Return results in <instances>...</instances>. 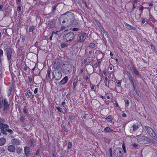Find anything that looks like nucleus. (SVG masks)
<instances>
[{
	"label": "nucleus",
	"mask_w": 157,
	"mask_h": 157,
	"mask_svg": "<svg viewBox=\"0 0 157 157\" xmlns=\"http://www.w3.org/2000/svg\"><path fill=\"white\" fill-rule=\"evenodd\" d=\"M24 70L25 71H26L27 70V67L26 66H25L24 67Z\"/></svg>",
	"instance_id": "774afa93"
},
{
	"label": "nucleus",
	"mask_w": 157,
	"mask_h": 157,
	"mask_svg": "<svg viewBox=\"0 0 157 157\" xmlns=\"http://www.w3.org/2000/svg\"><path fill=\"white\" fill-rule=\"evenodd\" d=\"M56 109H57L58 110V111L59 112H61V111H61V108L59 107H57L56 108Z\"/></svg>",
	"instance_id": "864d4df0"
},
{
	"label": "nucleus",
	"mask_w": 157,
	"mask_h": 157,
	"mask_svg": "<svg viewBox=\"0 0 157 157\" xmlns=\"http://www.w3.org/2000/svg\"><path fill=\"white\" fill-rule=\"evenodd\" d=\"M87 37V34L86 33H82L81 35L79 36V40H78V42H82L85 40Z\"/></svg>",
	"instance_id": "9d476101"
},
{
	"label": "nucleus",
	"mask_w": 157,
	"mask_h": 157,
	"mask_svg": "<svg viewBox=\"0 0 157 157\" xmlns=\"http://www.w3.org/2000/svg\"><path fill=\"white\" fill-rule=\"evenodd\" d=\"M28 111V110H27V108L26 107V106H25L24 107V110H23V112L26 114L27 112Z\"/></svg>",
	"instance_id": "79ce46f5"
},
{
	"label": "nucleus",
	"mask_w": 157,
	"mask_h": 157,
	"mask_svg": "<svg viewBox=\"0 0 157 157\" xmlns=\"http://www.w3.org/2000/svg\"><path fill=\"white\" fill-rule=\"evenodd\" d=\"M5 122V120L3 119L0 118V126L2 124Z\"/></svg>",
	"instance_id": "e433bc0d"
},
{
	"label": "nucleus",
	"mask_w": 157,
	"mask_h": 157,
	"mask_svg": "<svg viewBox=\"0 0 157 157\" xmlns=\"http://www.w3.org/2000/svg\"><path fill=\"white\" fill-rule=\"evenodd\" d=\"M53 77L55 80H58L61 78L62 75L61 71L60 70H54L52 72Z\"/></svg>",
	"instance_id": "423d86ee"
},
{
	"label": "nucleus",
	"mask_w": 157,
	"mask_h": 157,
	"mask_svg": "<svg viewBox=\"0 0 157 157\" xmlns=\"http://www.w3.org/2000/svg\"><path fill=\"white\" fill-rule=\"evenodd\" d=\"M79 30V29L76 28H74L72 29V30L73 31H78Z\"/></svg>",
	"instance_id": "ea45409f"
},
{
	"label": "nucleus",
	"mask_w": 157,
	"mask_h": 157,
	"mask_svg": "<svg viewBox=\"0 0 157 157\" xmlns=\"http://www.w3.org/2000/svg\"><path fill=\"white\" fill-rule=\"evenodd\" d=\"M30 143V146L31 147H34L35 145V141L34 140H30L29 141Z\"/></svg>",
	"instance_id": "412c9836"
},
{
	"label": "nucleus",
	"mask_w": 157,
	"mask_h": 157,
	"mask_svg": "<svg viewBox=\"0 0 157 157\" xmlns=\"http://www.w3.org/2000/svg\"><path fill=\"white\" fill-rule=\"evenodd\" d=\"M144 9V7L143 6H141L140 8V10H141V11H143V10Z\"/></svg>",
	"instance_id": "338daca9"
},
{
	"label": "nucleus",
	"mask_w": 157,
	"mask_h": 157,
	"mask_svg": "<svg viewBox=\"0 0 157 157\" xmlns=\"http://www.w3.org/2000/svg\"><path fill=\"white\" fill-rule=\"evenodd\" d=\"M51 70L50 68H48L47 71V74L46 75V77L48 78L49 79H50V73Z\"/></svg>",
	"instance_id": "5701e85b"
},
{
	"label": "nucleus",
	"mask_w": 157,
	"mask_h": 157,
	"mask_svg": "<svg viewBox=\"0 0 157 157\" xmlns=\"http://www.w3.org/2000/svg\"><path fill=\"white\" fill-rule=\"evenodd\" d=\"M89 47L91 48H94L95 47V44L93 43H91L89 45Z\"/></svg>",
	"instance_id": "4c0bfd02"
},
{
	"label": "nucleus",
	"mask_w": 157,
	"mask_h": 157,
	"mask_svg": "<svg viewBox=\"0 0 157 157\" xmlns=\"http://www.w3.org/2000/svg\"><path fill=\"white\" fill-rule=\"evenodd\" d=\"M108 81V78L107 76H106L105 78L104 82L105 83V85H106V83L107 82V81Z\"/></svg>",
	"instance_id": "3c124183"
},
{
	"label": "nucleus",
	"mask_w": 157,
	"mask_h": 157,
	"mask_svg": "<svg viewBox=\"0 0 157 157\" xmlns=\"http://www.w3.org/2000/svg\"><path fill=\"white\" fill-rule=\"evenodd\" d=\"M125 103L127 105V106H128V105L129 104V101L128 100H127L125 101Z\"/></svg>",
	"instance_id": "603ef678"
},
{
	"label": "nucleus",
	"mask_w": 157,
	"mask_h": 157,
	"mask_svg": "<svg viewBox=\"0 0 157 157\" xmlns=\"http://www.w3.org/2000/svg\"><path fill=\"white\" fill-rule=\"evenodd\" d=\"M55 22L54 21H52L50 22L48 25V29H49L53 28L54 27Z\"/></svg>",
	"instance_id": "dca6fc26"
},
{
	"label": "nucleus",
	"mask_w": 157,
	"mask_h": 157,
	"mask_svg": "<svg viewBox=\"0 0 157 157\" xmlns=\"http://www.w3.org/2000/svg\"><path fill=\"white\" fill-rule=\"evenodd\" d=\"M6 142V140L4 138H0V146H3Z\"/></svg>",
	"instance_id": "6ab92c4d"
},
{
	"label": "nucleus",
	"mask_w": 157,
	"mask_h": 157,
	"mask_svg": "<svg viewBox=\"0 0 157 157\" xmlns=\"http://www.w3.org/2000/svg\"><path fill=\"white\" fill-rule=\"evenodd\" d=\"M29 82L30 83H31L33 81V79L31 77H28Z\"/></svg>",
	"instance_id": "49530a36"
},
{
	"label": "nucleus",
	"mask_w": 157,
	"mask_h": 157,
	"mask_svg": "<svg viewBox=\"0 0 157 157\" xmlns=\"http://www.w3.org/2000/svg\"><path fill=\"white\" fill-rule=\"evenodd\" d=\"M145 128L149 135L153 139L157 141V136L153 129L149 126H146Z\"/></svg>",
	"instance_id": "39448f33"
},
{
	"label": "nucleus",
	"mask_w": 157,
	"mask_h": 157,
	"mask_svg": "<svg viewBox=\"0 0 157 157\" xmlns=\"http://www.w3.org/2000/svg\"><path fill=\"white\" fill-rule=\"evenodd\" d=\"M25 115H22L20 119V120L21 122H22L25 119Z\"/></svg>",
	"instance_id": "c756f323"
},
{
	"label": "nucleus",
	"mask_w": 157,
	"mask_h": 157,
	"mask_svg": "<svg viewBox=\"0 0 157 157\" xmlns=\"http://www.w3.org/2000/svg\"><path fill=\"white\" fill-rule=\"evenodd\" d=\"M63 15H66V17H67L68 19H71L73 18L74 16V14L71 12H66L65 14H64Z\"/></svg>",
	"instance_id": "9b49d317"
},
{
	"label": "nucleus",
	"mask_w": 157,
	"mask_h": 157,
	"mask_svg": "<svg viewBox=\"0 0 157 157\" xmlns=\"http://www.w3.org/2000/svg\"><path fill=\"white\" fill-rule=\"evenodd\" d=\"M3 50L1 49H0V66L1 65V57L3 56Z\"/></svg>",
	"instance_id": "393cba45"
},
{
	"label": "nucleus",
	"mask_w": 157,
	"mask_h": 157,
	"mask_svg": "<svg viewBox=\"0 0 157 157\" xmlns=\"http://www.w3.org/2000/svg\"><path fill=\"white\" fill-rule=\"evenodd\" d=\"M109 151V154H110V157H113V154H112V148H110Z\"/></svg>",
	"instance_id": "a19ab883"
},
{
	"label": "nucleus",
	"mask_w": 157,
	"mask_h": 157,
	"mask_svg": "<svg viewBox=\"0 0 157 157\" xmlns=\"http://www.w3.org/2000/svg\"><path fill=\"white\" fill-rule=\"evenodd\" d=\"M104 131L106 132H113L114 131L109 127H107L104 129Z\"/></svg>",
	"instance_id": "4be33fe9"
},
{
	"label": "nucleus",
	"mask_w": 157,
	"mask_h": 157,
	"mask_svg": "<svg viewBox=\"0 0 157 157\" xmlns=\"http://www.w3.org/2000/svg\"><path fill=\"white\" fill-rule=\"evenodd\" d=\"M111 115H109L106 118V120L108 121L109 122H111L112 120H111Z\"/></svg>",
	"instance_id": "72a5a7b5"
},
{
	"label": "nucleus",
	"mask_w": 157,
	"mask_h": 157,
	"mask_svg": "<svg viewBox=\"0 0 157 157\" xmlns=\"http://www.w3.org/2000/svg\"><path fill=\"white\" fill-rule=\"evenodd\" d=\"M135 8H136V6H135V5H134V4H133V5L132 9V11H133V10H134V9H135Z\"/></svg>",
	"instance_id": "e2e57ef3"
},
{
	"label": "nucleus",
	"mask_w": 157,
	"mask_h": 157,
	"mask_svg": "<svg viewBox=\"0 0 157 157\" xmlns=\"http://www.w3.org/2000/svg\"><path fill=\"white\" fill-rule=\"evenodd\" d=\"M1 129V132L4 134L6 135H7V133L6 132V129L5 130L4 129Z\"/></svg>",
	"instance_id": "7c9ffc66"
},
{
	"label": "nucleus",
	"mask_w": 157,
	"mask_h": 157,
	"mask_svg": "<svg viewBox=\"0 0 157 157\" xmlns=\"http://www.w3.org/2000/svg\"><path fill=\"white\" fill-rule=\"evenodd\" d=\"M123 150L121 147H117L115 148L113 151V155L114 157H122V153Z\"/></svg>",
	"instance_id": "0eeeda50"
},
{
	"label": "nucleus",
	"mask_w": 157,
	"mask_h": 157,
	"mask_svg": "<svg viewBox=\"0 0 157 157\" xmlns=\"http://www.w3.org/2000/svg\"><path fill=\"white\" fill-rule=\"evenodd\" d=\"M56 6H53L52 7V10H56Z\"/></svg>",
	"instance_id": "0e129e2a"
},
{
	"label": "nucleus",
	"mask_w": 157,
	"mask_h": 157,
	"mask_svg": "<svg viewBox=\"0 0 157 157\" xmlns=\"http://www.w3.org/2000/svg\"><path fill=\"white\" fill-rule=\"evenodd\" d=\"M65 28V26H62L61 28H60V31H62V30H63Z\"/></svg>",
	"instance_id": "13d9d810"
},
{
	"label": "nucleus",
	"mask_w": 157,
	"mask_h": 157,
	"mask_svg": "<svg viewBox=\"0 0 157 157\" xmlns=\"http://www.w3.org/2000/svg\"><path fill=\"white\" fill-rule=\"evenodd\" d=\"M133 130L134 131H135L136 130H137V129L138 128V126L137 125H133L132 126Z\"/></svg>",
	"instance_id": "2f4dec72"
},
{
	"label": "nucleus",
	"mask_w": 157,
	"mask_h": 157,
	"mask_svg": "<svg viewBox=\"0 0 157 157\" xmlns=\"http://www.w3.org/2000/svg\"><path fill=\"white\" fill-rule=\"evenodd\" d=\"M12 143L15 145H18L20 144L21 141L19 140L18 139H13L12 140Z\"/></svg>",
	"instance_id": "f8f14e48"
},
{
	"label": "nucleus",
	"mask_w": 157,
	"mask_h": 157,
	"mask_svg": "<svg viewBox=\"0 0 157 157\" xmlns=\"http://www.w3.org/2000/svg\"><path fill=\"white\" fill-rule=\"evenodd\" d=\"M94 66L95 67H98V63L97 62L95 63L94 64Z\"/></svg>",
	"instance_id": "bf43d9fd"
},
{
	"label": "nucleus",
	"mask_w": 157,
	"mask_h": 157,
	"mask_svg": "<svg viewBox=\"0 0 157 157\" xmlns=\"http://www.w3.org/2000/svg\"><path fill=\"white\" fill-rule=\"evenodd\" d=\"M72 147V143L71 142H69L68 144V148L69 149H71Z\"/></svg>",
	"instance_id": "c9c22d12"
},
{
	"label": "nucleus",
	"mask_w": 157,
	"mask_h": 157,
	"mask_svg": "<svg viewBox=\"0 0 157 157\" xmlns=\"http://www.w3.org/2000/svg\"><path fill=\"white\" fill-rule=\"evenodd\" d=\"M4 110V111L7 110L9 108V106L8 105L7 101L6 99H5L3 102Z\"/></svg>",
	"instance_id": "ddd939ff"
},
{
	"label": "nucleus",
	"mask_w": 157,
	"mask_h": 157,
	"mask_svg": "<svg viewBox=\"0 0 157 157\" xmlns=\"http://www.w3.org/2000/svg\"><path fill=\"white\" fill-rule=\"evenodd\" d=\"M38 89L37 88H36L34 90V93L35 94H36L37 93L38 91Z\"/></svg>",
	"instance_id": "6e6d98bb"
},
{
	"label": "nucleus",
	"mask_w": 157,
	"mask_h": 157,
	"mask_svg": "<svg viewBox=\"0 0 157 157\" xmlns=\"http://www.w3.org/2000/svg\"><path fill=\"white\" fill-rule=\"evenodd\" d=\"M68 81V77L65 76L59 83L60 85L64 84L67 83Z\"/></svg>",
	"instance_id": "4468645a"
},
{
	"label": "nucleus",
	"mask_w": 157,
	"mask_h": 157,
	"mask_svg": "<svg viewBox=\"0 0 157 157\" xmlns=\"http://www.w3.org/2000/svg\"><path fill=\"white\" fill-rule=\"evenodd\" d=\"M78 78L76 77L75 79H74L73 81V87L74 89L77 85V83L78 82Z\"/></svg>",
	"instance_id": "aec40b11"
},
{
	"label": "nucleus",
	"mask_w": 157,
	"mask_h": 157,
	"mask_svg": "<svg viewBox=\"0 0 157 157\" xmlns=\"http://www.w3.org/2000/svg\"><path fill=\"white\" fill-rule=\"evenodd\" d=\"M142 23L143 24L144 23L146 22V19L145 18H142Z\"/></svg>",
	"instance_id": "09e8293b"
},
{
	"label": "nucleus",
	"mask_w": 157,
	"mask_h": 157,
	"mask_svg": "<svg viewBox=\"0 0 157 157\" xmlns=\"http://www.w3.org/2000/svg\"><path fill=\"white\" fill-rule=\"evenodd\" d=\"M27 94L30 98L33 99V98L32 94L30 91H29L28 92H27Z\"/></svg>",
	"instance_id": "cd10ccee"
},
{
	"label": "nucleus",
	"mask_w": 157,
	"mask_h": 157,
	"mask_svg": "<svg viewBox=\"0 0 157 157\" xmlns=\"http://www.w3.org/2000/svg\"><path fill=\"white\" fill-rule=\"evenodd\" d=\"M138 142L141 144H152L153 142L150 139L142 136H139L137 137Z\"/></svg>",
	"instance_id": "f03ea898"
},
{
	"label": "nucleus",
	"mask_w": 157,
	"mask_h": 157,
	"mask_svg": "<svg viewBox=\"0 0 157 157\" xmlns=\"http://www.w3.org/2000/svg\"><path fill=\"white\" fill-rule=\"evenodd\" d=\"M7 149L9 151L13 152L15 151L16 148L14 145H11L8 147Z\"/></svg>",
	"instance_id": "2eb2a0df"
},
{
	"label": "nucleus",
	"mask_w": 157,
	"mask_h": 157,
	"mask_svg": "<svg viewBox=\"0 0 157 157\" xmlns=\"http://www.w3.org/2000/svg\"><path fill=\"white\" fill-rule=\"evenodd\" d=\"M6 131L9 132L11 134H12L13 133V131L9 128L6 129Z\"/></svg>",
	"instance_id": "58836bf2"
},
{
	"label": "nucleus",
	"mask_w": 157,
	"mask_h": 157,
	"mask_svg": "<svg viewBox=\"0 0 157 157\" xmlns=\"http://www.w3.org/2000/svg\"><path fill=\"white\" fill-rule=\"evenodd\" d=\"M72 66L71 64L68 62H62L61 67V70L65 74H69L72 71Z\"/></svg>",
	"instance_id": "f257e3e1"
},
{
	"label": "nucleus",
	"mask_w": 157,
	"mask_h": 157,
	"mask_svg": "<svg viewBox=\"0 0 157 157\" xmlns=\"http://www.w3.org/2000/svg\"><path fill=\"white\" fill-rule=\"evenodd\" d=\"M151 48L153 50H154V51H155V47L153 45L151 44Z\"/></svg>",
	"instance_id": "8fccbe9b"
},
{
	"label": "nucleus",
	"mask_w": 157,
	"mask_h": 157,
	"mask_svg": "<svg viewBox=\"0 0 157 157\" xmlns=\"http://www.w3.org/2000/svg\"><path fill=\"white\" fill-rule=\"evenodd\" d=\"M4 51L6 52V54L7 56L9 65H12V56L13 54L14 53V51L11 48H9L7 49L6 48L5 50H4Z\"/></svg>",
	"instance_id": "7ed1b4c3"
},
{
	"label": "nucleus",
	"mask_w": 157,
	"mask_h": 157,
	"mask_svg": "<svg viewBox=\"0 0 157 157\" xmlns=\"http://www.w3.org/2000/svg\"><path fill=\"white\" fill-rule=\"evenodd\" d=\"M34 29V27H30L29 29V32H32L33 30V29Z\"/></svg>",
	"instance_id": "c03bdc74"
},
{
	"label": "nucleus",
	"mask_w": 157,
	"mask_h": 157,
	"mask_svg": "<svg viewBox=\"0 0 157 157\" xmlns=\"http://www.w3.org/2000/svg\"><path fill=\"white\" fill-rule=\"evenodd\" d=\"M62 62H59L58 61H56L53 64V67L55 69L57 70H60L59 68L61 69V67L62 65Z\"/></svg>",
	"instance_id": "6e6552de"
},
{
	"label": "nucleus",
	"mask_w": 157,
	"mask_h": 157,
	"mask_svg": "<svg viewBox=\"0 0 157 157\" xmlns=\"http://www.w3.org/2000/svg\"><path fill=\"white\" fill-rule=\"evenodd\" d=\"M124 24L126 26L127 28L128 29H133L135 30V28L131 25H130L128 24V23L125 22Z\"/></svg>",
	"instance_id": "a211bd4d"
},
{
	"label": "nucleus",
	"mask_w": 157,
	"mask_h": 157,
	"mask_svg": "<svg viewBox=\"0 0 157 157\" xmlns=\"http://www.w3.org/2000/svg\"><path fill=\"white\" fill-rule=\"evenodd\" d=\"M122 147L123 148V149L124 150V151L125 153H126V149H125V147L124 144H123L122 145Z\"/></svg>",
	"instance_id": "37998d69"
},
{
	"label": "nucleus",
	"mask_w": 157,
	"mask_h": 157,
	"mask_svg": "<svg viewBox=\"0 0 157 157\" xmlns=\"http://www.w3.org/2000/svg\"><path fill=\"white\" fill-rule=\"evenodd\" d=\"M17 10H18L19 11V12H21V7L20 6H18V7L17 8Z\"/></svg>",
	"instance_id": "5fc2aeb1"
},
{
	"label": "nucleus",
	"mask_w": 157,
	"mask_h": 157,
	"mask_svg": "<svg viewBox=\"0 0 157 157\" xmlns=\"http://www.w3.org/2000/svg\"><path fill=\"white\" fill-rule=\"evenodd\" d=\"M29 147H25L24 148V151L25 155L28 156L29 155Z\"/></svg>",
	"instance_id": "f3484780"
},
{
	"label": "nucleus",
	"mask_w": 157,
	"mask_h": 157,
	"mask_svg": "<svg viewBox=\"0 0 157 157\" xmlns=\"http://www.w3.org/2000/svg\"><path fill=\"white\" fill-rule=\"evenodd\" d=\"M22 150V149L21 148H17L16 149V152L17 153L19 154L21 152Z\"/></svg>",
	"instance_id": "473e14b6"
},
{
	"label": "nucleus",
	"mask_w": 157,
	"mask_h": 157,
	"mask_svg": "<svg viewBox=\"0 0 157 157\" xmlns=\"http://www.w3.org/2000/svg\"><path fill=\"white\" fill-rule=\"evenodd\" d=\"M100 30L101 31V34L102 35H103L105 33V30L104 28L102 27L101 25L99 26Z\"/></svg>",
	"instance_id": "a878e982"
},
{
	"label": "nucleus",
	"mask_w": 157,
	"mask_h": 157,
	"mask_svg": "<svg viewBox=\"0 0 157 157\" xmlns=\"http://www.w3.org/2000/svg\"><path fill=\"white\" fill-rule=\"evenodd\" d=\"M126 74L127 75L128 80L131 82V84L132 85L133 88H136V85L134 82V79L132 76L131 74L128 71H126Z\"/></svg>",
	"instance_id": "1a4fd4ad"
},
{
	"label": "nucleus",
	"mask_w": 157,
	"mask_h": 157,
	"mask_svg": "<svg viewBox=\"0 0 157 157\" xmlns=\"http://www.w3.org/2000/svg\"><path fill=\"white\" fill-rule=\"evenodd\" d=\"M132 71L136 75H139V72L136 68L134 67L132 69Z\"/></svg>",
	"instance_id": "bb28decb"
},
{
	"label": "nucleus",
	"mask_w": 157,
	"mask_h": 157,
	"mask_svg": "<svg viewBox=\"0 0 157 157\" xmlns=\"http://www.w3.org/2000/svg\"><path fill=\"white\" fill-rule=\"evenodd\" d=\"M25 40V37H23L22 38V42H24Z\"/></svg>",
	"instance_id": "69168bd1"
},
{
	"label": "nucleus",
	"mask_w": 157,
	"mask_h": 157,
	"mask_svg": "<svg viewBox=\"0 0 157 157\" xmlns=\"http://www.w3.org/2000/svg\"><path fill=\"white\" fill-rule=\"evenodd\" d=\"M100 51L98 50H96L95 52V53L96 54H99Z\"/></svg>",
	"instance_id": "052dcab7"
},
{
	"label": "nucleus",
	"mask_w": 157,
	"mask_h": 157,
	"mask_svg": "<svg viewBox=\"0 0 157 157\" xmlns=\"http://www.w3.org/2000/svg\"><path fill=\"white\" fill-rule=\"evenodd\" d=\"M62 111L61 112H63L64 113H66V109H61Z\"/></svg>",
	"instance_id": "4d7b16f0"
},
{
	"label": "nucleus",
	"mask_w": 157,
	"mask_h": 157,
	"mask_svg": "<svg viewBox=\"0 0 157 157\" xmlns=\"http://www.w3.org/2000/svg\"><path fill=\"white\" fill-rule=\"evenodd\" d=\"M133 147L134 148H137L138 147V145L136 144H134L133 145Z\"/></svg>",
	"instance_id": "a18cd8bd"
},
{
	"label": "nucleus",
	"mask_w": 157,
	"mask_h": 157,
	"mask_svg": "<svg viewBox=\"0 0 157 157\" xmlns=\"http://www.w3.org/2000/svg\"><path fill=\"white\" fill-rule=\"evenodd\" d=\"M122 116L123 117H126V115L125 113H123Z\"/></svg>",
	"instance_id": "680f3d73"
},
{
	"label": "nucleus",
	"mask_w": 157,
	"mask_h": 157,
	"mask_svg": "<svg viewBox=\"0 0 157 157\" xmlns=\"http://www.w3.org/2000/svg\"><path fill=\"white\" fill-rule=\"evenodd\" d=\"M75 37L74 33L72 32H70L63 36V39L66 42H71L74 40Z\"/></svg>",
	"instance_id": "20e7f679"
},
{
	"label": "nucleus",
	"mask_w": 157,
	"mask_h": 157,
	"mask_svg": "<svg viewBox=\"0 0 157 157\" xmlns=\"http://www.w3.org/2000/svg\"><path fill=\"white\" fill-rule=\"evenodd\" d=\"M9 127L8 125L5 124H2L0 126V129H6L7 128H8Z\"/></svg>",
	"instance_id": "b1692460"
},
{
	"label": "nucleus",
	"mask_w": 157,
	"mask_h": 157,
	"mask_svg": "<svg viewBox=\"0 0 157 157\" xmlns=\"http://www.w3.org/2000/svg\"><path fill=\"white\" fill-rule=\"evenodd\" d=\"M3 101V99L2 97L0 98V109L2 107Z\"/></svg>",
	"instance_id": "c85d7f7f"
},
{
	"label": "nucleus",
	"mask_w": 157,
	"mask_h": 157,
	"mask_svg": "<svg viewBox=\"0 0 157 157\" xmlns=\"http://www.w3.org/2000/svg\"><path fill=\"white\" fill-rule=\"evenodd\" d=\"M40 151L39 149H38L36 151V155H39Z\"/></svg>",
	"instance_id": "de8ad7c7"
},
{
	"label": "nucleus",
	"mask_w": 157,
	"mask_h": 157,
	"mask_svg": "<svg viewBox=\"0 0 157 157\" xmlns=\"http://www.w3.org/2000/svg\"><path fill=\"white\" fill-rule=\"evenodd\" d=\"M67 47V45L65 43H62L61 44V47L62 48H66Z\"/></svg>",
	"instance_id": "f704fd0d"
}]
</instances>
